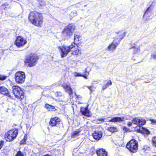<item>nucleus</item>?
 Wrapping results in <instances>:
<instances>
[{
    "instance_id": "nucleus-1",
    "label": "nucleus",
    "mask_w": 156,
    "mask_h": 156,
    "mask_svg": "<svg viewBox=\"0 0 156 156\" xmlns=\"http://www.w3.org/2000/svg\"><path fill=\"white\" fill-rule=\"evenodd\" d=\"M28 18L31 23L36 26H41L42 23L43 17L42 14L36 11L31 12Z\"/></svg>"
},
{
    "instance_id": "nucleus-2",
    "label": "nucleus",
    "mask_w": 156,
    "mask_h": 156,
    "mask_svg": "<svg viewBox=\"0 0 156 156\" xmlns=\"http://www.w3.org/2000/svg\"><path fill=\"white\" fill-rule=\"evenodd\" d=\"M75 27L73 24H70L65 27L62 31L63 36L66 39L70 38L73 35Z\"/></svg>"
},
{
    "instance_id": "nucleus-3",
    "label": "nucleus",
    "mask_w": 156,
    "mask_h": 156,
    "mask_svg": "<svg viewBox=\"0 0 156 156\" xmlns=\"http://www.w3.org/2000/svg\"><path fill=\"white\" fill-rule=\"evenodd\" d=\"M38 58L36 54H30L26 57L25 60V63L28 64V66L29 67H33L37 63V60Z\"/></svg>"
},
{
    "instance_id": "nucleus-4",
    "label": "nucleus",
    "mask_w": 156,
    "mask_h": 156,
    "mask_svg": "<svg viewBox=\"0 0 156 156\" xmlns=\"http://www.w3.org/2000/svg\"><path fill=\"white\" fill-rule=\"evenodd\" d=\"M12 89L13 94L16 98L20 100L24 98V92L20 87L17 86H13Z\"/></svg>"
},
{
    "instance_id": "nucleus-5",
    "label": "nucleus",
    "mask_w": 156,
    "mask_h": 156,
    "mask_svg": "<svg viewBox=\"0 0 156 156\" xmlns=\"http://www.w3.org/2000/svg\"><path fill=\"white\" fill-rule=\"evenodd\" d=\"M126 147L130 152L135 153L138 149V142L134 139H132L127 143Z\"/></svg>"
},
{
    "instance_id": "nucleus-6",
    "label": "nucleus",
    "mask_w": 156,
    "mask_h": 156,
    "mask_svg": "<svg viewBox=\"0 0 156 156\" xmlns=\"http://www.w3.org/2000/svg\"><path fill=\"white\" fill-rule=\"evenodd\" d=\"M75 47V44H72L71 45L68 47L64 46H59L58 49L61 52L62 58H63L66 56L71 50Z\"/></svg>"
},
{
    "instance_id": "nucleus-7",
    "label": "nucleus",
    "mask_w": 156,
    "mask_h": 156,
    "mask_svg": "<svg viewBox=\"0 0 156 156\" xmlns=\"http://www.w3.org/2000/svg\"><path fill=\"white\" fill-rule=\"evenodd\" d=\"M15 80L18 84H22L25 81L26 76L25 73L22 71L16 72L15 75Z\"/></svg>"
},
{
    "instance_id": "nucleus-8",
    "label": "nucleus",
    "mask_w": 156,
    "mask_h": 156,
    "mask_svg": "<svg viewBox=\"0 0 156 156\" xmlns=\"http://www.w3.org/2000/svg\"><path fill=\"white\" fill-rule=\"evenodd\" d=\"M118 39V37H115L112 43L107 47L106 50L109 51H114L116 48L117 46L119 44V41H117Z\"/></svg>"
},
{
    "instance_id": "nucleus-9",
    "label": "nucleus",
    "mask_w": 156,
    "mask_h": 156,
    "mask_svg": "<svg viewBox=\"0 0 156 156\" xmlns=\"http://www.w3.org/2000/svg\"><path fill=\"white\" fill-rule=\"evenodd\" d=\"M61 122V119L57 117L52 118L49 122V124L52 126H58Z\"/></svg>"
},
{
    "instance_id": "nucleus-10",
    "label": "nucleus",
    "mask_w": 156,
    "mask_h": 156,
    "mask_svg": "<svg viewBox=\"0 0 156 156\" xmlns=\"http://www.w3.org/2000/svg\"><path fill=\"white\" fill-rule=\"evenodd\" d=\"M27 43V41L22 37H17L15 43L18 47H22Z\"/></svg>"
},
{
    "instance_id": "nucleus-11",
    "label": "nucleus",
    "mask_w": 156,
    "mask_h": 156,
    "mask_svg": "<svg viewBox=\"0 0 156 156\" xmlns=\"http://www.w3.org/2000/svg\"><path fill=\"white\" fill-rule=\"evenodd\" d=\"M18 131L16 128L10 130V142L14 140L17 137Z\"/></svg>"
},
{
    "instance_id": "nucleus-12",
    "label": "nucleus",
    "mask_w": 156,
    "mask_h": 156,
    "mask_svg": "<svg viewBox=\"0 0 156 156\" xmlns=\"http://www.w3.org/2000/svg\"><path fill=\"white\" fill-rule=\"evenodd\" d=\"M80 112L83 115L87 117H90V111L88 109V107H81L80 108Z\"/></svg>"
},
{
    "instance_id": "nucleus-13",
    "label": "nucleus",
    "mask_w": 156,
    "mask_h": 156,
    "mask_svg": "<svg viewBox=\"0 0 156 156\" xmlns=\"http://www.w3.org/2000/svg\"><path fill=\"white\" fill-rule=\"evenodd\" d=\"M92 135L94 139L97 140H99L102 136V133L101 131H96Z\"/></svg>"
},
{
    "instance_id": "nucleus-14",
    "label": "nucleus",
    "mask_w": 156,
    "mask_h": 156,
    "mask_svg": "<svg viewBox=\"0 0 156 156\" xmlns=\"http://www.w3.org/2000/svg\"><path fill=\"white\" fill-rule=\"evenodd\" d=\"M98 156H107V152L105 149L102 148H99L96 151Z\"/></svg>"
},
{
    "instance_id": "nucleus-15",
    "label": "nucleus",
    "mask_w": 156,
    "mask_h": 156,
    "mask_svg": "<svg viewBox=\"0 0 156 156\" xmlns=\"http://www.w3.org/2000/svg\"><path fill=\"white\" fill-rule=\"evenodd\" d=\"M0 93L8 97H10L8 90L5 87H0Z\"/></svg>"
},
{
    "instance_id": "nucleus-16",
    "label": "nucleus",
    "mask_w": 156,
    "mask_h": 156,
    "mask_svg": "<svg viewBox=\"0 0 156 156\" xmlns=\"http://www.w3.org/2000/svg\"><path fill=\"white\" fill-rule=\"evenodd\" d=\"M123 120V117H115L112 118L109 121L112 122H122Z\"/></svg>"
},
{
    "instance_id": "nucleus-17",
    "label": "nucleus",
    "mask_w": 156,
    "mask_h": 156,
    "mask_svg": "<svg viewBox=\"0 0 156 156\" xmlns=\"http://www.w3.org/2000/svg\"><path fill=\"white\" fill-rule=\"evenodd\" d=\"M80 36L79 35H77L76 34H74V42L72 44H75V45L76 44L78 43V41H79V38H80Z\"/></svg>"
},
{
    "instance_id": "nucleus-18",
    "label": "nucleus",
    "mask_w": 156,
    "mask_h": 156,
    "mask_svg": "<svg viewBox=\"0 0 156 156\" xmlns=\"http://www.w3.org/2000/svg\"><path fill=\"white\" fill-rule=\"evenodd\" d=\"M108 130L110 132L113 133L117 132L118 131V129L116 127L112 126H111L108 128Z\"/></svg>"
},
{
    "instance_id": "nucleus-19",
    "label": "nucleus",
    "mask_w": 156,
    "mask_h": 156,
    "mask_svg": "<svg viewBox=\"0 0 156 156\" xmlns=\"http://www.w3.org/2000/svg\"><path fill=\"white\" fill-rule=\"evenodd\" d=\"M45 107L49 111H53L55 109V107L54 106L49 105L48 104H46L45 106Z\"/></svg>"
},
{
    "instance_id": "nucleus-20",
    "label": "nucleus",
    "mask_w": 156,
    "mask_h": 156,
    "mask_svg": "<svg viewBox=\"0 0 156 156\" xmlns=\"http://www.w3.org/2000/svg\"><path fill=\"white\" fill-rule=\"evenodd\" d=\"M27 139V134H25L23 138L20 142V144H26V141Z\"/></svg>"
},
{
    "instance_id": "nucleus-21",
    "label": "nucleus",
    "mask_w": 156,
    "mask_h": 156,
    "mask_svg": "<svg viewBox=\"0 0 156 156\" xmlns=\"http://www.w3.org/2000/svg\"><path fill=\"white\" fill-rule=\"evenodd\" d=\"M38 7L40 8H41L42 6H45L46 5L45 2L41 0H38Z\"/></svg>"
},
{
    "instance_id": "nucleus-22",
    "label": "nucleus",
    "mask_w": 156,
    "mask_h": 156,
    "mask_svg": "<svg viewBox=\"0 0 156 156\" xmlns=\"http://www.w3.org/2000/svg\"><path fill=\"white\" fill-rule=\"evenodd\" d=\"M142 150L144 152L147 153L148 151L150 150L151 148L147 145H144L143 146Z\"/></svg>"
},
{
    "instance_id": "nucleus-23",
    "label": "nucleus",
    "mask_w": 156,
    "mask_h": 156,
    "mask_svg": "<svg viewBox=\"0 0 156 156\" xmlns=\"http://www.w3.org/2000/svg\"><path fill=\"white\" fill-rule=\"evenodd\" d=\"M9 135L10 132L9 131H8V132L6 133L5 135V139L7 141H10Z\"/></svg>"
},
{
    "instance_id": "nucleus-24",
    "label": "nucleus",
    "mask_w": 156,
    "mask_h": 156,
    "mask_svg": "<svg viewBox=\"0 0 156 156\" xmlns=\"http://www.w3.org/2000/svg\"><path fill=\"white\" fill-rule=\"evenodd\" d=\"M140 129H143V131L142 132L143 133H145L146 134H148L150 133V132L148 129H147L144 128L142 127H140Z\"/></svg>"
},
{
    "instance_id": "nucleus-25",
    "label": "nucleus",
    "mask_w": 156,
    "mask_h": 156,
    "mask_svg": "<svg viewBox=\"0 0 156 156\" xmlns=\"http://www.w3.org/2000/svg\"><path fill=\"white\" fill-rule=\"evenodd\" d=\"M80 131L79 130L77 131H74L73 132L72 134V136L73 137H75L76 136H78L79 135V133H80Z\"/></svg>"
},
{
    "instance_id": "nucleus-26",
    "label": "nucleus",
    "mask_w": 156,
    "mask_h": 156,
    "mask_svg": "<svg viewBox=\"0 0 156 156\" xmlns=\"http://www.w3.org/2000/svg\"><path fill=\"white\" fill-rule=\"evenodd\" d=\"M140 52V48L139 47H136L133 51V53L134 54H138Z\"/></svg>"
},
{
    "instance_id": "nucleus-27",
    "label": "nucleus",
    "mask_w": 156,
    "mask_h": 156,
    "mask_svg": "<svg viewBox=\"0 0 156 156\" xmlns=\"http://www.w3.org/2000/svg\"><path fill=\"white\" fill-rule=\"evenodd\" d=\"M139 121H140L139 119H138L137 118H136L134 119H133L132 120V123L134 124L138 125L139 122Z\"/></svg>"
},
{
    "instance_id": "nucleus-28",
    "label": "nucleus",
    "mask_w": 156,
    "mask_h": 156,
    "mask_svg": "<svg viewBox=\"0 0 156 156\" xmlns=\"http://www.w3.org/2000/svg\"><path fill=\"white\" fill-rule=\"evenodd\" d=\"M151 6V5H150L149 7L147 9L143 15V17L144 16L148 15V14L151 11V9H150Z\"/></svg>"
},
{
    "instance_id": "nucleus-29",
    "label": "nucleus",
    "mask_w": 156,
    "mask_h": 156,
    "mask_svg": "<svg viewBox=\"0 0 156 156\" xmlns=\"http://www.w3.org/2000/svg\"><path fill=\"white\" fill-rule=\"evenodd\" d=\"M66 90L67 91L70 95H71L73 94V90L69 86H68V87L66 89Z\"/></svg>"
},
{
    "instance_id": "nucleus-30",
    "label": "nucleus",
    "mask_w": 156,
    "mask_h": 156,
    "mask_svg": "<svg viewBox=\"0 0 156 156\" xmlns=\"http://www.w3.org/2000/svg\"><path fill=\"white\" fill-rule=\"evenodd\" d=\"M140 121L138 123L139 125H143L146 123V121L144 119H140Z\"/></svg>"
},
{
    "instance_id": "nucleus-31",
    "label": "nucleus",
    "mask_w": 156,
    "mask_h": 156,
    "mask_svg": "<svg viewBox=\"0 0 156 156\" xmlns=\"http://www.w3.org/2000/svg\"><path fill=\"white\" fill-rule=\"evenodd\" d=\"M126 33L124 32L122 34L120 35L119 36V39L117 41H119V43L125 37Z\"/></svg>"
},
{
    "instance_id": "nucleus-32",
    "label": "nucleus",
    "mask_w": 156,
    "mask_h": 156,
    "mask_svg": "<svg viewBox=\"0 0 156 156\" xmlns=\"http://www.w3.org/2000/svg\"><path fill=\"white\" fill-rule=\"evenodd\" d=\"M80 54V51L79 49H77L75 51H74L72 53V54L75 55H78Z\"/></svg>"
},
{
    "instance_id": "nucleus-33",
    "label": "nucleus",
    "mask_w": 156,
    "mask_h": 156,
    "mask_svg": "<svg viewBox=\"0 0 156 156\" xmlns=\"http://www.w3.org/2000/svg\"><path fill=\"white\" fill-rule=\"evenodd\" d=\"M152 145L156 147V137H154L152 139Z\"/></svg>"
},
{
    "instance_id": "nucleus-34",
    "label": "nucleus",
    "mask_w": 156,
    "mask_h": 156,
    "mask_svg": "<svg viewBox=\"0 0 156 156\" xmlns=\"http://www.w3.org/2000/svg\"><path fill=\"white\" fill-rule=\"evenodd\" d=\"M106 82V81H104V84L106 85L107 87L112 85V82L111 80L108 81L106 83H105Z\"/></svg>"
},
{
    "instance_id": "nucleus-35",
    "label": "nucleus",
    "mask_w": 156,
    "mask_h": 156,
    "mask_svg": "<svg viewBox=\"0 0 156 156\" xmlns=\"http://www.w3.org/2000/svg\"><path fill=\"white\" fill-rule=\"evenodd\" d=\"M15 156H24L23 154L20 151H19Z\"/></svg>"
},
{
    "instance_id": "nucleus-36",
    "label": "nucleus",
    "mask_w": 156,
    "mask_h": 156,
    "mask_svg": "<svg viewBox=\"0 0 156 156\" xmlns=\"http://www.w3.org/2000/svg\"><path fill=\"white\" fill-rule=\"evenodd\" d=\"M151 58L156 60V51L152 54Z\"/></svg>"
},
{
    "instance_id": "nucleus-37",
    "label": "nucleus",
    "mask_w": 156,
    "mask_h": 156,
    "mask_svg": "<svg viewBox=\"0 0 156 156\" xmlns=\"http://www.w3.org/2000/svg\"><path fill=\"white\" fill-rule=\"evenodd\" d=\"M105 119L103 118L99 119H97V122L98 123H101L104 122Z\"/></svg>"
},
{
    "instance_id": "nucleus-38",
    "label": "nucleus",
    "mask_w": 156,
    "mask_h": 156,
    "mask_svg": "<svg viewBox=\"0 0 156 156\" xmlns=\"http://www.w3.org/2000/svg\"><path fill=\"white\" fill-rule=\"evenodd\" d=\"M136 47V44H131L130 45V46L129 47V49H134V48Z\"/></svg>"
},
{
    "instance_id": "nucleus-39",
    "label": "nucleus",
    "mask_w": 156,
    "mask_h": 156,
    "mask_svg": "<svg viewBox=\"0 0 156 156\" xmlns=\"http://www.w3.org/2000/svg\"><path fill=\"white\" fill-rule=\"evenodd\" d=\"M56 97H61L62 96V93L60 92H57L55 94Z\"/></svg>"
},
{
    "instance_id": "nucleus-40",
    "label": "nucleus",
    "mask_w": 156,
    "mask_h": 156,
    "mask_svg": "<svg viewBox=\"0 0 156 156\" xmlns=\"http://www.w3.org/2000/svg\"><path fill=\"white\" fill-rule=\"evenodd\" d=\"M6 76L3 75H0V80H3L5 79Z\"/></svg>"
},
{
    "instance_id": "nucleus-41",
    "label": "nucleus",
    "mask_w": 156,
    "mask_h": 156,
    "mask_svg": "<svg viewBox=\"0 0 156 156\" xmlns=\"http://www.w3.org/2000/svg\"><path fill=\"white\" fill-rule=\"evenodd\" d=\"M74 76H76V77L80 76H81L82 75L79 73L75 72L74 73Z\"/></svg>"
},
{
    "instance_id": "nucleus-42",
    "label": "nucleus",
    "mask_w": 156,
    "mask_h": 156,
    "mask_svg": "<svg viewBox=\"0 0 156 156\" xmlns=\"http://www.w3.org/2000/svg\"><path fill=\"white\" fill-rule=\"evenodd\" d=\"M150 120L151 121V124H155L156 123V120H154L153 119H150Z\"/></svg>"
},
{
    "instance_id": "nucleus-43",
    "label": "nucleus",
    "mask_w": 156,
    "mask_h": 156,
    "mask_svg": "<svg viewBox=\"0 0 156 156\" xmlns=\"http://www.w3.org/2000/svg\"><path fill=\"white\" fill-rule=\"evenodd\" d=\"M75 95L76 96V97L77 98L79 99V100H81V99H82V97L81 96H80V95H77L76 94V93H75Z\"/></svg>"
},
{
    "instance_id": "nucleus-44",
    "label": "nucleus",
    "mask_w": 156,
    "mask_h": 156,
    "mask_svg": "<svg viewBox=\"0 0 156 156\" xmlns=\"http://www.w3.org/2000/svg\"><path fill=\"white\" fill-rule=\"evenodd\" d=\"M3 145V141H0V149L2 147Z\"/></svg>"
},
{
    "instance_id": "nucleus-45",
    "label": "nucleus",
    "mask_w": 156,
    "mask_h": 156,
    "mask_svg": "<svg viewBox=\"0 0 156 156\" xmlns=\"http://www.w3.org/2000/svg\"><path fill=\"white\" fill-rule=\"evenodd\" d=\"M7 5H6L5 4H4L2 5L1 7L2 8H3L4 9H5L7 8V7H6V6Z\"/></svg>"
},
{
    "instance_id": "nucleus-46",
    "label": "nucleus",
    "mask_w": 156,
    "mask_h": 156,
    "mask_svg": "<svg viewBox=\"0 0 156 156\" xmlns=\"http://www.w3.org/2000/svg\"><path fill=\"white\" fill-rule=\"evenodd\" d=\"M123 130L126 132L129 129L126 126H124L123 128Z\"/></svg>"
},
{
    "instance_id": "nucleus-47",
    "label": "nucleus",
    "mask_w": 156,
    "mask_h": 156,
    "mask_svg": "<svg viewBox=\"0 0 156 156\" xmlns=\"http://www.w3.org/2000/svg\"><path fill=\"white\" fill-rule=\"evenodd\" d=\"M68 86H69L68 85L66 84H65V85H63V87L64 88L66 89L68 87Z\"/></svg>"
},
{
    "instance_id": "nucleus-48",
    "label": "nucleus",
    "mask_w": 156,
    "mask_h": 156,
    "mask_svg": "<svg viewBox=\"0 0 156 156\" xmlns=\"http://www.w3.org/2000/svg\"><path fill=\"white\" fill-rule=\"evenodd\" d=\"M107 87H108L105 84L104 85H103L102 87V89L103 90H104L105 89H106Z\"/></svg>"
},
{
    "instance_id": "nucleus-49",
    "label": "nucleus",
    "mask_w": 156,
    "mask_h": 156,
    "mask_svg": "<svg viewBox=\"0 0 156 156\" xmlns=\"http://www.w3.org/2000/svg\"><path fill=\"white\" fill-rule=\"evenodd\" d=\"M81 76L83 77L85 79H87V75L86 74H84V75H82Z\"/></svg>"
},
{
    "instance_id": "nucleus-50",
    "label": "nucleus",
    "mask_w": 156,
    "mask_h": 156,
    "mask_svg": "<svg viewBox=\"0 0 156 156\" xmlns=\"http://www.w3.org/2000/svg\"><path fill=\"white\" fill-rule=\"evenodd\" d=\"M132 122H129L128 123V126H132Z\"/></svg>"
},
{
    "instance_id": "nucleus-51",
    "label": "nucleus",
    "mask_w": 156,
    "mask_h": 156,
    "mask_svg": "<svg viewBox=\"0 0 156 156\" xmlns=\"http://www.w3.org/2000/svg\"><path fill=\"white\" fill-rule=\"evenodd\" d=\"M43 156H51V155L49 154H48L44 155Z\"/></svg>"
},
{
    "instance_id": "nucleus-52",
    "label": "nucleus",
    "mask_w": 156,
    "mask_h": 156,
    "mask_svg": "<svg viewBox=\"0 0 156 156\" xmlns=\"http://www.w3.org/2000/svg\"><path fill=\"white\" fill-rule=\"evenodd\" d=\"M87 68H86V69L84 70V73H88V74H89V72H87Z\"/></svg>"
},
{
    "instance_id": "nucleus-53",
    "label": "nucleus",
    "mask_w": 156,
    "mask_h": 156,
    "mask_svg": "<svg viewBox=\"0 0 156 156\" xmlns=\"http://www.w3.org/2000/svg\"><path fill=\"white\" fill-rule=\"evenodd\" d=\"M87 87L91 91V92H92L91 89V87L87 86Z\"/></svg>"
},
{
    "instance_id": "nucleus-54",
    "label": "nucleus",
    "mask_w": 156,
    "mask_h": 156,
    "mask_svg": "<svg viewBox=\"0 0 156 156\" xmlns=\"http://www.w3.org/2000/svg\"><path fill=\"white\" fill-rule=\"evenodd\" d=\"M80 4V3H77V4H76V6H78V5H79V4Z\"/></svg>"
},
{
    "instance_id": "nucleus-55",
    "label": "nucleus",
    "mask_w": 156,
    "mask_h": 156,
    "mask_svg": "<svg viewBox=\"0 0 156 156\" xmlns=\"http://www.w3.org/2000/svg\"><path fill=\"white\" fill-rule=\"evenodd\" d=\"M116 33H117V34H118L119 33V32H117Z\"/></svg>"
},
{
    "instance_id": "nucleus-56",
    "label": "nucleus",
    "mask_w": 156,
    "mask_h": 156,
    "mask_svg": "<svg viewBox=\"0 0 156 156\" xmlns=\"http://www.w3.org/2000/svg\"><path fill=\"white\" fill-rule=\"evenodd\" d=\"M84 7L86 6H87V5H84Z\"/></svg>"
}]
</instances>
